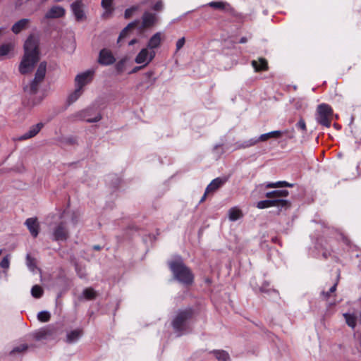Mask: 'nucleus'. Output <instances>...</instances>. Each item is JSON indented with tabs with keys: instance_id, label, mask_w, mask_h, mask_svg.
<instances>
[{
	"instance_id": "obj_3",
	"label": "nucleus",
	"mask_w": 361,
	"mask_h": 361,
	"mask_svg": "<svg viewBox=\"0 0 361 361\" xmlns=\"http://www.w3.org/2000/svg\"><path fill=\"white\" fill-rule=\"evenodd\" d=\"M169 265L175 279L178 281L187 285L192 283L193 275L180 258L170 262Z\"/></svg>"
},
{
	"instance_id": "obj_33",
	"label": "nucleus",
	"mask_w": 361,
	"mask_h": 361,
	"mask_svg": "<svg viewBox=\"0 0 361 361\" xmlns=\"http://www.w3.org/2000/svg\"><path fill=\"white\" fill-rule=\"evenodd\" d=\"M208 5L215 9L224 10L228 4L224 1H212Z\"/></svg>"
},
{
	"instance_id": "obj_32",
	"label": "nucleus",
	"mask_w": 361,
	"mask_h": 361,
	"mask_svg": "<svg viewBox=\"0 0 361 361\" xmlns=\"http://www.w3.org/2000/svg\"><path fill=\"white\" fill-rule=\"evenodd\" d=\"M43 289L39 285H35L31 289L32 295L35 298H39L43 295Z\"/></svg>"
},
{
	"instance_id": "obj_25",
	"label": "nucleus",
	"mask_w": 361,
	"mask_h": 361,
	"mask_svg": "<svg viewBox=\"0 0 361 361\" xmlns=\"http://www.w3.org/2000/svg\"><path fill=\"white\" fill-rule=\"evenodd\" d=\"M243 216L242 211L238 207H232L228 210V218L231 221H235Z\"/></svg>"
},
{
	"instance_id": "obj_8",
	"label": "nucleus",
	"mask_w": 361,
	"mask_h": 361,
	"mask_svg": "<svg viewBox=\"0 0 361 361\" xmlns=\"http://www.w3.org/2000/svg\"><path fill=\"white\" fill-rule=\"evenodd\" d=\"M53 236L55 241H66L68 238L69 231L65 222L61 221L55 226Z\"/></svg>"
},
{
	"instance_id": "obj_52",
	"label": "nucleus",
	"mask_w": 361,
	"mask_h": 361,
	"mask_svg": "<svg viewBox=\"0 0 361 361\" xmlns=\"http://www.w3.org/2000/svg\"><path fill=\"white\" fill-rule=\"evenodd\" d=\"M93 249L94 250H101V247L99 245H94Z\"/></svg>"
},
{
	"instance_id": "obj_49",
	"label": "nucleus",
	"mask_w": 361,
	"mask_h": 361,
	"mask_svg": "<svg viewBox=\"0 0 361 361\" xmlns=\"http://www.w3.org/2000/svg\"><path fill=\"white\" fill-rule=\"evenodd\" d=\"M337 283H335L329 289V293H334L336 290Z\"/></svg>"
},
{
	"instance_id": "obj_47",
	"label": "nucleus",
	"mask_w": 361,
	"mask_h": 361,
	"mask_svg": "<svg viewBox=\"0 0 361 361\" xmlns=\"http://www.w3.org/2000/svg\"><path fill=\"white\" fill-rule=\"evenodd\" d=\"M145 66L143 65V66H135L134 67L132 71L130 72V73H135L137 72H138L139 71L142 70Z\"/></svg>"
},
{
	"instance_id": "obj_10",
	"label": "nucleus",
	"mask_w": 361,
	"mask_h": 361,
	"mask_svg": "<svg viewBox=\"0 0 361 361\" xmlns=\"http://www.w3.org/2000/svg\"><path fill=\"white\" fill-rule=\"evenodd\" d=\"M97 61L100 65L110 66L115 63L116 58L111 50L104 48L99 51Z\"/></svg>"
},
{
	"instance_id": "obj_4",
	"label": "nucleus",
	"mask_w": 361,
	"mask_h": 361,
	"mask_svg": "<svg viewBox=\"0 0 361 361\" xmlns=\"http://www.w3.org/2000/svg\"><path fill=\"white\" fill-rule=\"evenodd\" d=\"M196 315L197 312L192 308L179 311L171 323L175 331L182 333L185 331L188 323L192 321Z\"/></svg>"
},
{
	"instance_id": "obj_43",
	"label": "nucleus",
	"mask_w": 361,
	"mask_h": 361,
	"mask_svg": "<svg viewBox=\"0 0 361 361\" xmlns=\"http://www.w3.org/2000/svg\"><path fill=\"white\" fill-rule=\"evenodd\" d=\"M356 336V348L357 351L361 354V334H357Z\"/></svg>"
},
{
	"instance_id": "obj_24",
	"label": "nucleus",
	"mask_w": 361,
	"mask_h": 361,
	"mask_svg": "<svg viewBox=\"0 0 361 361\" xmlns=\"http://www.w3.org/2000/svg\"><path fill=\"white\" fill-rule=\"evenodd\" d=\"M138 20H135L133 22L130 23L120 33L118 39V43L122 39L125 38L128 32L135 28L138 24Z\"/></svg>"
},
{
	"instance_id": "obj_1",
	"label": "nucleus",
	"mask_w": 361,
	"mask_h": 361,
	"mask_svg": "<svg viewBox=\"0 0 361 361\" xmlns=\"http://www.w3.org/2000/svg\"><path fill=\"white\" fill-rule=\"evenodd\" d=\"M24 55L19 65V72L22 75L31 73L39 60L38 41L30 35L24 44Z\"/></svg>"
},
{
	"instance_id": "obj_22",
	"label": "nucleus",
	"mask_w": 361,
	"mask_h": 361,
	"mask_svg": "<svg viewBox=\"0 0 361 361\" xmlns=\"http://www.w3.org/2000/svg\"><path fill=\"white\" fill-rule=\"evenodd\" d=\"M280 202L282 204H286V202L280 201V200H271V199L266 200H262L257 202V207L258 209H265L269 208L271 207H275L276 205H279L278 204Z\"/></svg>"
},
{
	"instance_id": "obj_11",
	"label": "nucleus",
	"mask_w": 361,
	"mask_h": 361,
	"mask_svg": "<svg viewBox=\"0 0 361 361\" xmlns=\"http://www.w3.org/2000/svg\"><path fill=\"white\" fill-rule=\"evenodd\" d=\"M155 51H152L149 52L148 48H143L140 50L138 54L136 56L135 59V63L138 64H141L145 63V66L149 64L154 58Z\"/></svg>"
},
{
	"instance_id": "obj_17",
	"label": "nucleus",
	"mask_w": 361,
	"mask_h": 361,
	"mask_svg": "<svg viewBox=\"0 0 361 361\" xmlns=\"http://www.w3.org/2000/svg\"><path fill=\"white\" fill-rule=\"evenodd\" d=\"M92 76V72L91 71H86L78 75L75 79L77 87L82 90V87L91 80Z\"/></svg>"
},
{
	"instance_id": "obj_9",
	"label": "nucleus",
	"mask_w": 361,
	"mask_h": 361,
	"mask_svg": "<svg viewBox=\"0 0 361 361\" xmlns=\"http://www.w3.org/2000/svg\"><path fill=\"white\" fill-rule=\"evenodd\" d=\"M84 7L85 5L82 0H75L71 5V11L78 22H80L86 19Z\"/></svg>"
},
{
	"instance_id": "obj_23",
	"label": "nucleus",
	"mask_w": 361,
	"mask_h": 361,
	"mask_svg": "<svg viewBox=\"0 0 361 361\" xmlns=\"http://www.w3.org/2000/svg\"><path fill=\"white\" fill-rule=\"evenodd\" d=\"M82 334L83 331L81 329L73 330L67 334L66 342L68 343H74L78 341Z\"/></svg>"
},
{
	"instance_id": "obj_31",
	"label": "nucleus",
	"mask_w": 361,
	"mask_h": 361,
	"mask_svg": "<svg viewBox=\"0 0 361 361\" xmlns=\"http://www.w3.org/2000/svg\"><path fill=\"white\" fill-rule=\"evenodd\" d=\"M82 89L76 87L75 91L69 95V97L68 98V103L72 104L74 102H75L80 97V96L82 94Z\"/></svg>"
},
{
	"instance_id": "obj_2",
	"label": "nucleus",
	"mask_w": 361,
	"mask_h": 361,
	"mask_svg": "<svg viewBox=\"0 0 361 361\" xmlns=\"http://www.w3.org/2000/svg\"><path fill=\"white\" fill-rule=\"evenodd\" d=\"M283 135H286L288 139H293L295 137L294 129L284 130H274L267 133L262 134L258 138H252L245 141L240 146V148H247L255 145L259 142H265L270 138L278 139ZM239 144L234 147V149H238Z\"/></svg>"
},
{
	"instance_id": "obj_51",
	"label": "nucleus",
	"mask_w": 361,
	"mask_h": 361,
	"mask_svg": "<svg viewBox=\"0 0 361 361\" xmlns=\"http://www.w3.org/2000/svg\"><path fill=\"white\" fill-rule=\"evenodd\" d=\"M137 42V39H132L130 42H129V45H133L134 44H135Z\"/></svg>"
},
{
	"instance_id": "obj_39",
	"label": "nucleus",
	"mask_w": 361,
	"mask_h": 361,
	"mask_svg": "<svg viewBox=\"0 0 361 361\" xmlns=\"http://www.w3.org/2000/svg\"><path fill=\"white\" fill-rule=\"evenodd\" d=\"M49 334H51V332L47 329H44V330H42V331H39V332L36 333L35 338L37 340H40L42 338H45L47 335H49Z\"/></svg>"
},
{
	"instance_id": "obj_7",
	"label": "nucleus",
	"mask_w": 361,
	"mask_h": 361,
	"mask_svg": "<svg viewBox=\"0 0 361 361\" xmlns=\"http://www.w3.org/2000/svg\"><path fill=\"white\" fill-rule=\"evenodd\" d=\"M289 195V192L287 190H277L271 192H268L266 193V197L271 199V200H280L286 202V204H278L276 207L279 208H288L290 206V203L288 200H285L284 198L287 197Z\"/></svg>"
},
{
	"instance_id": "obj_14",
	"label": "nucleus",
	"mask_w": 361,
	"mask_h": 361,
	"mask_svg": "<svg viewBox=\"0 0 361 361\" xmlns=\"http://www.w3.org/2000/svg\"><path fill=\"white\" fill-rule=\"evenodd\" d=\"M43 127L44 123L41 122L37 123L36 125L32 126L28 132L16 138V140L18 141H23L32 138L36 136Z\"/></svg>"
},
{
	"instance_id": "obj_42",
	"label": "nucleus",
	"mask_w": 361,
	"mask_h": 361,
	"mask_svg": "<svg viewBox=\"0 0 361 361\" xmlns=\"http://www.w3.org/2000/svg\"><path fill=\"white\" fill-rule=\"evenodd\" d=\"M298 128L300 129L302 131H306V123L302 118H300L298 123L296 124Z\"/></svg>"
},
{
	"instance_id": "obj_19",
	"label": "nucleus",
	"mask_w": 361,
	"mask_h": 361,
	"mask_svg": "<svg viewBox=\"0 0 361 361\" xmlns=\"http://www.w3.org/2000/svg\"><path fill=\"white\" fill-rule=\"evenodd\" d=\"M161 43V33L158 32L153 35L148 41L147 48L150 49H157Z\"/></svg>"
},
{
	"instance_id": "obj_34",
	"label": "nucleus",
	"mask_w": 361,
	"mask_h": 361,
	"mask_svg": "<svg viewBox=\"0 0 361 361\" xmlns=\"http://www.w3.org/2000/svg\"><path fill=\"white\" fill-rule=\"evenodd\" d=\"M51 314L49 312L42 311L37 314V319L42 322H47L50 320Z\"/></svg>"
},
{
	"instance_id": "obj_6",
	"label": "nucleus",
	"mask_w": 361,
	"mask_h": 361,
	"mask_svg": "<svg viewBox=\"0 0 361 361\" xmlns=\"http://www.w3.org/2000/svg\"><path fill=\"white\" fill-rule=\"evenodd\" d=\"M333 111L331 106L326 104H319L317 109V121L326 127L331 126V121Z\"/></svg>"
},
{
	"instance_id": "obj_18",
	"label": "nucleus",
	"mask_w": 361,
	"mask_h": 361,
	"mask_svg": "<svg viewBox=\"0 0 361 361\" xmlns=\"http://www.w3.org/2000/svg\"><path fill=\"white\" fill-rule=\"evenodd\" d=\"M113 1L114 0H102L101 6L104 9V12L102 14L103 18H108L113 14L114 11Z\"/></svg>"
},
{
	"instance_id": "obj_28",
	"label": "nucleus",
	"mask_w": 361,
	"mask_h": 361,
	"mask_svg": "<svg viewBox=\"0 0 361 361\" xmlns=\"http://www.w3.org/2000/svg\"><path fill=\"white\" fill-rule=\"evenodd\" d=\"M26 264L31 271H35L37 269L36 259L32 257L30 254L26 256Z\"/></svg>"
},
{
	"instance_id": "obj_29",
	"label": "nucleus",
	"mask_w": 361,
	"mask_h": 361,
	"mask_svg": "<svg viewBox=\"0 0 361 361\" xmlns=\"http://www.w3.org/2000/svg\"><path fill=\"white\" fill-rule=\"evenodd\" d=\"M347 324L351 328H355L356 326L357 318L353 314L346 313L343 314Z\"/></svg>"
},
{
	"instance_id": "obj_21",
	"label": "nucleus",
	"mask_w": 361,
	"mask_h": 361,
	"mask_svg": "<svg viewBox=\"0 0 361 361\" xmlns=\"http://www.w3.org/2000/svg\"><path fill=\"white\" fill-rule=\"evenodd\" d=\"M252 65L255 71H267L268 69L267 61L264 58H259L258 60H253Z\"/></svg>"
},
{
	"instance_id": "obj_41",
	"label": "nucleus",
	"mask_w": 361,
	"mask_h": 361,
	"mask_svg": "<svg viewBox=\"0 0 361 361\" xmlns=\"http://www.w3.org/2000/svg\"><path fill=\"white\" fill-rule=\"evenodd\" d=\"M154 75V71H149L145 73V76L149 80L150 85H153L155 81L156 78H154L152 80H151V78Z\"/></svg>"
},
{
	"instance_id": "obj_5",
	"label": "nucleus",
	"mask_w": 361,
	"mask_h": 361,
	"mask_svg": "<svg viewBox=\"0 0 361 361\" xmlns=\"http://www.w3.org/2000/svg\"><path fill=\"white\" fill-rule=\"evenodd\" d=\"M47 70V63L42 61L39 63L35 75L34 79L31 81L29 86H26L24 90L30 95L35 94L39 87L40 84L44 79Z\"/></svg>"
},
{
	"instance_id": "obj_58",
	"label": "nucleus",
	"mask_w": 361,
	"mask_h": 361,
	"mask_svg": "<svg viewBox=\"0 0 361 361\" xmlns=\"http://www.w3.org/2000/svg\"><path fill=\"white\" fill-rule=\"evenodd\" d=\"M360 322L361 323V313H360V319H359Z\"/></svg>"
},
{
	"instance_id": "obj_57",
	"label": "nucleus",
	"mask_w": 361,
	"mask_h": 361,
	"mask_svg": "<svg viewBox=\"0 0 361 361\" xmlns=\"http://www.w3.org/2000/svg\"><path fill=\"white\" fill-rule=\"evenodd\" d=\"M203 202V196L201 197L200 200V202Z\"/></svg>"
},
{
	"instance_id": "obj_30",
	"label": "nucleus",
	"mask_w": 361,
	"mask_h": 361,
	"mask_svg": "<svg viewBox=\"0 0 361 361\" xmlns=\"http://www.w3.org/2000/svg\"><path fill=\"white\" fill-rule=\"evenodd\" d=\"M83 295L87 300H94L97 295L92 288H87L83 290Z\"/></svg>"
},
{
	"instance_id": "obj_38",
	"label": "nucleus",
	"mask_w": 361,
	"mask_h": 361,
	"mask_svg": "<svg viewBox=\"0 0 361 361\" xmlns=\"http://www.w3.org/2000/svg\"><path fill=\"white\" fill-rule=\"evenodd\" d=\"M28 346L26 344H22V345H20L19 346H17L16 348H14L11 351V354H15V353H22V352H24L27 349Z\"/></svg>"
},
{
	"instance_id": "obj_35",
	"label": "nucleus",
	"mask_w": 361,
	"mask_h": 361,
	"mask_svg": "<svg viewBox=\"0 0 361 361\" xmlns=\"http://www.w3.org/2000/svg\"><path fill=\"white\" fill-rule=\"evenodd\" d=\"M139 6H133L127 9H126L124 12V18L126 19L130 18L134 13H135L137 11H138Z\"/></svg>"
},
{
	"instance_id": "obj_45",
	"label": "nucleus",
	"mask_w": 361,
	"mask_h": 361,
	"mask_svg": "<svg viewBox=\"0 0 361 361\" xmlns=\"http://www.w3.org/2000/svg\"><path fill=\"white\" fill-rule=\"evenodd\" d=\"M124 67V61H120L116 65V69L118 72H122Z\"/></svg>"
},
{
	"instance_id": "obj_36",
	"label": "nucleus",
	"mask_w": 361,
	"mask_h": 361,
	"mask_svg": "<svg viewBox=\"0 0 361 361\" xmlns=\"http://www.w3.org/2000/svg\"><path fill=\"white\" fill-rule=\"evenodd\" d=\"M12 49L10 44H5L0 46V56H6Z\"/></svg>"
},
{
	"instance_id": "obj_44",
	"label": "nucleus",
	"mask_w": 361,
	"mask_h": 361,
	"mask_svg": "<svg viewBox=\"0 0 361 361\" xmlns=\"http://www.w3.org/2000/svg\"><path fill=\"white\" fill-rule=\"evenodd\" d=\"M185 37H181L176 42V51H179L185 44Z\"/></svg>"
},
{
	"instance_id": "obj_48",
	"label": "nucleus",
	"mask_w": 361,
	"mask_h": 361,
	"mask_svg": "<svg viewBox=\"0 0 361 361\" xmlns=\"http://www.w3.org/2000/svg\"><path fill=\"white\" fill-rule=\"evenodd\" d=\"M329 295H330V293L329 292H322V296L324 300H328V298H329Z\"/></svg>"
},
{
	"instance_id": "obj_37",
	"label": "nucleus",
	"mask_w": 361,
	"mask_h": 361,
	"mask_svg": "<svg viewBox=\"0 0 361 361\" xmlns=\"http://www.w3.org/2000/svg\"><path fill=\"white\" fill-rule=\"evenodd\" d=\"M151 8L157 12H160L164 9V3L162 0H159L155 2L152 6Z\"/></svg>"
},
{
	"instance_id": "obj_16",
	"label": "nucleus",
	"mask_w": 361,
	"mask_h": 361,
	"mask_svg": "<svg viewBox=\"0 0 361 361\" xmlns=\"http://www.w3.org/2000/svg\"><path fill=\"white\" fill-rule=\"evenodd\" d=\"M25 225L27 226L32 237L36 238L38 235L39 232V224L36 217L27 219Z\"/></svg>"
},
{
	"instance_id": "obj_27",
	"label": "nucleus",
	"mask_w": 361,
	"mask_h": 361,
	"mask_svg": "<svg viewBox=\"0 0 361 361\" xmlns=\"http://www.w3.org/2000/svg\"><path fill=\"white\" fill-rule=\"evenodd\" d=\"M215 357L219 361H230L231 358L229 354L225 350H215L214 351Z\"/></svg>"
},
{
	"instance_id": "obj_15",
	"label": "nucleus",
	"mask_w": 361,
	"mask_h": 361,
	"mask_svg": "<svg viewBox=\"0 0 361 361\" xmlns=\"http://www.w3.org/2000/svg\"><path fill=\"white\" fill-rule=\"evenodd\" d=\"M66 14V10L61 6H53L50 8V9L46 13L45 18L47 19H54V18H62Z\"/></svg>"
},
{
	"instance_id": "obj_56",
	"label": "nucleus",
	"mask_w": 361,
	"mask_h": 361,
	"mask_svg": "<svg viewBox=\"0 0 361 361\" xmlns=\"http://www.w3.org/2000/svg\"><path fill=\"white\" fill-rule=\"evenodd\" d=\"M38 102H32V105H35V104H37Z\"/></svg>"
},
{
	"instance_id": "obj_13",
	"label": "nucleus",
	"mask_w": 361,
	"mask_h": 361,
	"mask_svg": "<svg viewBox=\"0 0 361 361\" xmlns=\"http://www.w3.org/2000/svg\"><path fill=\"white\" fill-rule=\"evenodd\" d=\"M157 21L155 13L145 11L142 16V29H147L154 26Z\"/></svg>"
},
{
	"instance_id": "obj_12",
	"label": "nucleus",
	"mask_w": 361,
	"mask_h": 361,
	"mask_svg": "<svg viewBox=\"0 0 361 361\" xmlns=\"http://www.w3.org/2000/svg\"><path fill=\"white\" fill-rule=\"evenodd\" d=\"M228 180L226 177H218L214 179L204 190V197L207 194L213 193L222 187Z\"/></svg>"
},
{
	"instance_id": "obj_55",
	"label": "nucleus",
	"mask_w": 361,
	"mask_h": 361,
	"mask_svg": "<svg viewBox=\"0 0 361 361\" xmlns=\"http://www.w3.org/2000/svg\"><path fill=\"white\" fill-rule=\"evenodd\" d=\"M323 256L326 258L327 257V254H326L325 252L323 254Z\"/></svg>"
},
{
	"instance_id": "obj_50",
	"label": "nucleus",
	"mask_w": 361,
	"mask_h": 361,
	"mask_svg": "<svg viewBox=\"0 0 361 361\" xmlns=\"http://www.w3.org/2000/svg\"><path fill=\"white\" fill-rule=\"evenodd\" d=\"M337 283H335L329 289V293H334L336 290Z\"/></svg>"
},
{
	"instance_id": "obj_40",
	"label": "nucleus",
	"mask_w": 361,
	"mask_h": 361,
	"mask_svg": "<svg viewBox=\"0 0 361 361\" xmlns=\"http://www.w3.org/2000/svg\"><path fill=\"white\" fill-rule=\"evenodd\" d=\"M9 266H10V261H9V258H8V256H6L4 257L1 262H0V267L3 269H8L9 268Z\"/></svg>"
},
{
	"instance_id": "obj_53",
	"label": "nucleus",
	"mask_w": 361,
	"mask_h": 361,
	"mask_svg": "<svg viewBox=\"0 0 361 361\" xmlns=\"http://www.w3.org/2000/svg\"><path fill=\"white\" fill-rule=\"evenodd\" d=\"M247 42V39L245 37H242L240 39V43H245Z\"/></svg>"
},
{
	"instance_id": "obj_46",
	"label": "nucleus",
	"mask_w": 361,
	"mask_h": 361,
	"mask_svg": "<svg viewBox=\"0 0 361 361\" xmlns=\"http://www.w3.org/2000/svg\"><path fill=\"white\" fill-rule=\"evenodd\" d=\"M101 119H102V116L100 114H98L94 118H87V119H86V121L88 123H95V122H98Z\"/></svg>"
},
{
	"instance_id": "obj_20",
	"label": "nucleus",
	"mask_w": 361,
	"mask_h": 361,
	"mask_svg": "<svg viewBox=\"0 0 361 361\" xmlns=\"http://www.w3.org/2000/svg\"><path fill=\"white\" fill-rule=\"evenodd\" d=\"M30 23V20L27 18H23L17 21L11 27V30L15 34L20 33L22 30L27 27Z\"/></svg>"
},
{
	"instance_id": "obj_26",
	"label": "nucleus",
	"mask_w": 361,
	"mask_h": 361,
	"mask_svg": "<svg viewBox=\"0 0 361 361\" xmlns=\"http://www.w3.org/2000/svg\"><path fill=\"white\" fill-rule=\"evenodd\" d=\"M293 184H290L286 181H277L276 183H267L264 184L266 188H276L283 187H293Z\"/></svg>"
},
{
	"instance_id": "obj_54",
	"label": "nucleus",
	"mask_w": 361,
	"mask_h": 361,
	"mask_svg": "<svg viewBox=\"0 0 361 361\" xmlns=\"http://www.w3.org/2000/svg\"><path fill=\"white\" fill-rule=\"evenodd\" d=\"M260 290H261L262 292H265V291H266V290H265V288H264V287H262V288H260Z\"/></svg>"
}]
</instances>
